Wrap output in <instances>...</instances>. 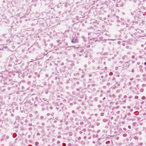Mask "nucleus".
<instances>
[{
	"label": "nucleus",
	"instance_id": "obj_1",
	"mask_svg": "<svg viewBox=\"0 0 146 146\" xmlns=\"http://www.w3.org/2000/svg\"><path fill=\"white\" fill-rule=\"evenodd\" d=\"M10 61L14 64H17V63L19 64L17 58L14 55H13L10 57Z\"/></svg>",
	"mask_w": 146,
	"mask_h": 146
},
{
	"label": "nucleus",
	"instance_id": "obj_2",
	"mask_svg": "<svg viewBox=\"0 0 146 146\" xmlns=\"http://www.w3.org/2000/svg\"><path fill=\"white\" fill-rule=\"evenodd\" d=\"M78 37L76 36L74 37L71 40V42L73 43H77L78 42L79 40Z\"/></svg>",
	"mask_w": 146,
	"mask_h": 146
},
{
	"label": "nucleus",
	"instance_id": "obj_3",
	"mask_svg": "<svg viewBox=\"0 0 146 146\" xmlns=\"http://www.w3.org/2000/svg\"><path fill=\"white\" fill-rule=\"evenodd\" d=\"M8 47L7 46H4L3 45H0V50H3L4 49H7Z\"/></svg>",
	"mask_w": 146,
	"mask_h": 146
},
{
	"label": "nucleus",
	"instance_id": "obj_4",
	"mask_svg": "<svg viewBox=\"0 0 146 146\" xmlns=\"http://www.w3.org/2000/svg\"><path fill=\"white\" fill-rule=\"evenodd\" d=\"M7 44V45H9L11 44L12 43V41L10 39H8L6 41Z\"/></svg>",
	"mask_w": 146,
	"mask_h": 146
},
{
	"label": "nucleus",
	"instance_id": "obj_5",
	"mask_svg": "<svg viewBox=\"0 0 146 146\" xmlns=\"http://www.w3.org/2000/svg\"><path fill=\"white\" fill-rule=\"evenodd\" d=\"M133 1L135 3H138V6H139L141 4V2L139 0H133Z\"/></svg>",
	"mask_w": 146,
	"mask_h": 146
},
{
	"label": "nucleus",
	"instance_id": "obj_6",
	"mask_svg": "<svg viewBox=\"0 0 146 146\" xmlns=\"http://www.w3.org/2000/svg\"><path fill=\"white\" fill-rule=\"evenodd\" d=\"M132 125L135 127L137 126L138 125L137 123L136 122H133L132 124Z\"/></svg>",
	"mask_w": 146,
	"mask_h": 146
},
{
	"label": "nucleus",
	"instance_id": "obj_7",
	"mask_svg": "<svg viewBox=\"0 0 146 146\" xmlns=\"http://www.w3.org/2000/svg\"><path fill=\"white\" fill-rule=\"evenodd\" d=\"M119 32L121 34H123L125 35V33L124 32V31L123 30H121L119 31Z\"/></svg>",
	"mask_w": 146,
	"mask_h": 146
},
{
	"label": "nucleus",
	"instance_id": "obj_8",
	"mask_svg": "<svg viewBox=\"0 0 146 146\" xmlns=\"http://www.w3.org/2000/svg\"><path fill=\"white\" fill-rule=\"evenodd\" d=\"M2 36L4 38H6L7 37V34H3Z\"/></svg>",
	"mask_w": 146,
	"mask_h": 146
},
{
	"label": "nucleus",
	"instance_id": "obj_9",
	"mask_svg": "<svg viewBox=\"0 0 146 146\" xmlns=\"http://www.w3.org/2000/svg\"><path fill=\"white\" fill-rule=\"evenodd\" d=\"M78 50L79 52H83L84 50L82 49H80L78 48Z\"/></svg>",
	"mask_w": 146,
	"mask_h": 146
},
{
	"label": "nucleus",
	"instance_id": "obj_10",
	"mask_svg": "<svg viewBox=\"0 0 146 146\" xmlns=\"http://www.w3.org/2000/svg\"><path fill=\"white\" fill-rule=\"evenodd\" d=\"M117 22L118 23H121L120 25H124V24L123 23V22H121V21L120 20H117Z\"/></svg>",
	"mask_w": 146,
	"mask_h": 146
},
{
	"label": "nucleus",
	"instance_id": "obj_11",
	"mask_svg": "<svg viewBox=\"0 0 146 146\" xmlns=\"http://www.w3.org/2000/svg\"><path fill=\"white\" fill-rule=\"evenodd\" d=\"M127 56L126 55H124L122 57V58L123 60L125 59V58H127Z\"/></svg>",
	"mask_w": 146,
	"mask_h": 146
},
{
	"label": "nucleus",
	"instance_id": "obj_12",
	"mask_svg": "<svg viewBox=\"0 0 146 146\" xmlns=\"http://www.w3.org/2000/svg\"><path fill=\"white\" fill-rule=\"evenodd\" d=\"M13 138H15L16 136V134L15 133H14L13 135Z\"/></svg>",
	"mask_w": 146,
	"mask_h": 146
},
{
	"label": "nucleus",
	"instance_id": "obj_13",
	"mask_svg": "<svg viewBox=\"0 0 146 146\" xmlns=\"http://www.w3.org/2000/svg\"><path fill=\"white\" fill-rule=\"evenodd\" d=\"M35 144L36 146H38L39 145V143L38 142H36Z\"/></svg>",
	"mask_w": 146,
	"mask_h": 146
},
{
	"label": "nucleus",
	"instance_id": "obj_14",
	"mask_svg": "<svg viewBox=\"0 0 146 146\" xmlns=\"http://www.w3.org/2000/svg\"><path fill=\"white\" fill-rule=\"evenodd\" d=\"M116 84L117 85V86H120V84L118 82H116Z\"/></svg>",
	"mask_w": 146,
	"mask_h": 146
},
{
	"label": "nucleus",
	"instance_id": "obj_15",
	"mask_svg": "<svg viewBox=\"0 0 146 146\" xmlns=\"http://www.w3.org/2000/svg\"><path fill=\"white\" fill-rule=\"evenodd\" d=\"M70 32H72V31H70L69 30L66 31H65V32L66 33H68Z\"/></svg>",
	"mask_w": 146,
	"mask_h": 146
},
{
	"label": "nucleus",
	"instance_id": "obj_16",
	"mask_svg": "<svg viewBox=\"0 0 146 146\" xmlns=\"http://www.w3.org/2000/svg\"><path fill=\"white\" fill-rule=\"evenodd\" d=\"M110 141H106V144H109V143H110Z\"/></svg>",
	"mask_w": 146,
	"mask_h": 146
},
{
	"label": "nucleus",
	"instance_id": "obj_17",
	"mask_svg": "<svg viewBox=\"0 0 146 146\" xmlns=\"http://www.w3.org/2000/svg\"><path fill=\"white\" fill-rule=\"evenodd\" d=\"M104 115V113H102L100 114V115L101 116H103Z\"/></svg>",
	"mask_w": 146,
	"mask_h": 146
},
{
	"label": "nucleus",
	"instance_id": "obj_18",
	"mask_svg": "<svg viewBox=\"0 0 146 146\" xmlns=\"http://www.w3.org/2000/svg\"><path fill=\"white\" fill-rule=\"evenodd\" d=\"M123 137H127V135L126 134H124L123 135Z\"/></svg>",
	"mask_w": 146,
	"mask_h": 146
},
{
	"label": "nucleus",
	"instance_id": "obj_19",
	"mask_svg": "<svg viewBox=\"0 0 146 146\" xmlns=\"http://www.w3.org/2000/svg\"><path fill=\"white\" fill-rule=\"evenodd\" d=\"M145 97L144 96H143L141 98V99L142 100H144L145 99Z\"/></svg>",
	"mask_w": 146,
	"mask_h": 146
},
{
	"label": "nucleus",
	"instance_id": "obj_20",
	"mask_svg": "<svg viewBox=\"0 0 146 146\" xmlns=\"http://www.w3.org/2000/svg\"><path fill=\"white\" fill-rule=\"evenodd\" d=\"M144 90L143 89H141L140 90V91L141 92H143Z\"/></svg>",
	"mask_w": 146,
	"mask_h": 146
},
{
	"label": "nucleus",
	"instance_id": "obj_21",
	"mask_svg": "<svg viewBox=\"0 0 146 146\" xmlns=\"http://www.w3.org/2000/svg\"><path fill=\"white\" fill-rule=\"evenodd\" d=\"M146 86V85L145 84H143L142 85V87H145Z\"/></svg>",
	"mask_w": 146,
	"mask_h": 146
},
{
	"label": "nucleus",
	"instance_id": "obj_22",
	"mask_svg": "<svg viewBox=\"0 0 146 146\" xmlns=\"http://www.w3.org/2000/svg\"><path fill=\"white\" fill-rule=\"evenodd\" d=\"M44 117L43 116H41L40 117V118L41 119H42L44 118Z\"/></svg>",
	"mask_w": 146,
	"mask_h": 146
},
{
	"label": "nucleus",
	"instance_id": "obj_23",
	"mask_svg": "<svg viewBox=\"0 0 146 146\" xmlns=\"http://www.w3.org/2000/svg\"><path fill=\"white\" fill-rule=\"evenodd\" d=\"M62 146H66V144L65 143H62Z\"/></svg>",
	"mask_w": 146,
	"mask_h": 146
},
{
	"label": "nucleus",
	"instance_id": "obj_24",
	"mask_svg": "<svg viewBox=\"0 0 146 146\" xmlns=\"http://www.w3.org/2000/svg\"><path fill=\"white\" fill-rule=\"evenodd\" d=\"M113 73L112 72H110V73H109V75H110V76H112V75H113Z\"/></svg>",
	"mask_w": 146,
	"mask_h": 146
},
{
	"label": "nucleus",
	"instance_id": "obj_25",
	"mask_svg": "<svg viewBox=\"0 0 146 146\" xmlns=\"http://www.w3.org/2000/svg\"><path fill=\"white\" fill-rule=\"evenodd\" d=\"M139 71L141 72H143V70L142 69H139Z\"/></svg>",
	"mask_w": 146,
	"mask_h": 146
},
{
	"label": "nucleus",
	"instance_id": "obj_26",
	"mask_svg": "<svg viewBox=\"0 0 146 146\" xmlns=\"http://www.w3.org/2000/svg\"><path fill=\"white\" fill-rule=\"evenodd\" d=\"M110 83H107V85L108 86H109L110 85Z\"/></svg>",
	"mask_w": 146,
	"mask_h": 146
},
{
	"label": "nucleus",
	"instance_id": "obj_27",
	"mask_svg": "<svg viewBox=\"0 0 146 146\" xmlns=\"http://www.w3.org/2000/svg\"><path fill=\"white\" fill-rule=\"evenodd\" d=\"M60 143V141H58L57 142V144H59Z\"/></svg>",
	"mask_w": 146,
	"mask_h": 146
},
{
	"label": "nucleus",
	"instance_id": "obj_28",
	"mask_svg": "<svg viewBox=\"0 0 146 146\" xmlns=\"http://www.w3.org/2000/svg\"><path fill=\"white\" fill-rule=\"evenodd\" d=\"M32 128L31 127H30L29 129V131H31V130H32Z\"/></svg>",
	"mask_w": 146,
	"mask_h": 146
},
{
	"label": "nucleus",
	"instance_id": "obj_29",
	"mask_svg": "<svg viewBox=\"0 0 146 146\" xmlns=\"http://www.w3.org/2000/svg\"><path fill=\"white\" fill-rule=\"evenodd\" d=\"M139 77H140V76L139 75H137L136 76V77L137 78H139Z\"/></svg>",
	"mask_w": 146,
	"mask_h": 146
},
{
	"label": "nucleus",
	"instance_id": "obj_30",
	"mask_svg": "<svg viewBox=\"0 0 146 146\" xmlns=\"http://www.w3.org/2000/svg\"><path fill=\"white\" fill-rule=\"evenodd\" d=\"M128 85L129 86H130L131 85V82H129L128 83Z\"/></svg>",
	"mask_w": 146,
	"mask_h": 146
},
{
	"label": "nucleus",
	"instance_id": "obj_31",
	"mask_svg": "<svg viewBox=\"0 0 146 146\" xmlns=\"http://www.w3.org/2000/svg\"><path fill=\"white\" fill-rule=\"evenodd\" d=\"M120 25H121L120 24H117V25H116V27H119L120 26Z\"/></svg>",
	"mask_w": 146,
	"mask_h": 146
},
{
	"label": "nucleus",
	"instance_id": "obj_32",
	"mask_svg": "<svg viewBox=\"0 0 146 146\" xmlns=\"http://www.w3.org/2000/svg\"><path fill=\"white\" fill-rule=\"evenodd\" d=\"M81 139V137H78V140H80Z\"/></svg>",
	"mask_w": 146,
	"mask_h": 146
},
{
	"label": "nucleus",
	"instance_id": "obj_33",
	"mask_svg": "<svg viewBox=\"0 0 146 146\" xmlns=\"http://www.w3.org/2000/svg\"><path fill=\"white\" fill-rule=\"evenodd\" d=\"M20 117L19 116H17L16 117V119H19V118Z\"/></svg>",
	"mask_w": 146,
	"mask_h": 146
},
{
	"label": "nucleus",
	"instance_id": "obj_34",
	"mask_svg": "<svg viewBox=\"0 0 146 146\" xmlns=\"http://www.w3.org/2000/svg\"><path fill=\"white\" fill-rule=\"evenodd\" d=\"M134 80V78H131L130 79V80Z\"/></svg>",
	"mask_w": 146,
	"mask_h": 146
},
{
	"label": "nucleus",
	"instance_id": "obj_35",
	"mask_svg": "<svg viewBox=\"0 0 146 146\" xmlns=\"http://www.w3.org/2000/svg\"><path fill=\"white\" fill-rule=\"evenodd\" d=\"M5 72H6V73H7V72H2V74H3L4 73V74H5Z\"/></svg>",
	"mask_w": 146,
	"mask_h": 146
},
{
	"label": "nucleus",
	"instance_id": "obj_36",
	"mask_svg": "<svg viewBox=\"0 0 146 146\" xmlns=\"http://www.w3.org/2000/svg\"><path fill=\"white\" fill-rule=\"evenodd\" d=\"M80 124L81 125H82L83 124V123L82 122H80Z\"/></svg>",
	"mask_w": 146,
	"mask_h": 146
},
{
	"label": "nucleus",
	"instance_id": "obj_37",
	"mask_svg": "<svg viewBox=\"0 0 146 146\" xmlns=\"http://www.w3.org/2000/svg\"><path fill=\"white\" fill-rule=\"evenodd\" d=\"M36 135H37L39 136L40 135V134L39 133H37Z\"/></svg>",
	"mask_w": 146,
	"mask_h": 146
},
{
	"label": "nucleus",
	"instance_id": "obj_38",
	"mask_svg": "<svg viewBox=\"0 0 146 146\" xmlns=\"http://www.w3.org/2000/svg\"><path fill=\"white\" fill-rule=\"evenodd\" d=\"M57 138H61V136L60 135H59L57 136Z\"/></svg>",
	"mask_w": 146,
	"mask_h": 146
},
{
	"label": "nucleus",
	"instance_id": "obj_39",
	"mask_svg": "<svg viewBox=\"0 0 146 146\" xmlns=\"http://www.w3.org/2000/svg\"><path fill=\"white\" fill-rule=\"evenodd\" d=\"M72 113H73V114H74L75 113V111H74V110H72Z\"/></svg>",
	"mask_w": 146,
	"mask_h": 146
},
{
	"label": "nucleus",
	"instance_id": "obj_40",
	"mask_svg": "<svg viewBox=\"0 0 146 146\" xmlns=\"http://www.w3.org/2000/svg\"><path fill=\"white\" fill-rule=\"evenodd\" d=\"M101 105H98V108H100L101 107Z\"/></svg>",
	"mask_w": 146,
	"mask_h": 146
},
{
	"label": "nucleus",
	"instance_id": "obj_41",
	"mask_svg": "<svg viewBox=\"0 0 146 146\" xmlns=\"http://www.w3.org/2000/svg\"><path fill=\"white\" fill-rule=\"evenodd\" d=\"M131 72H132V73H133L134 72V70L133 69L132 70H131Z\"/></svg>",
	"mask_w": 146,
	"mask_h": 146
},
{
	"label": "nucleus",
	"instance_id": "obj_42",
	"mask_svg": "<svg viewBox=\"0 0 146 146\" xmlns=\"http://www.w3.org/2000/svg\"><path fill=\"white\" fill-rule=\"evenodd\" d=\"M84 68H86L87 67V65L86 64H85L84 65Z\"/></svg>",
	"mask_w": 146,
	"mask_h": 146
},
{
	"label": "nucleus",
	"instance_id": "obj_43",
	"mask_svg": "<svg viewBox=\"0 0 146 146\" xmlns=\"http://www.w3.org/2000/svg\"><path fill=\"white\" fill-rule=\"evenodd\" d=\"M84 111H82L81 112V113L82 114H84Z\"/></svg>",
	"mask_w": 146,
	"mask_h": 146
},
{
	"label": "nucleus",
	"instance_id": "obj_44",
	"mask_svg": "<svg viewBox=\"0 0 146 146\" xmlns=\"http://www.w3.org/2000/svg\"><path fill=\"white\" fill-rule=\"evenodd\" d=\"M52 141V142H54L55 141V139H53Z\"/></svg>",
	"mask_w": 146,
	"mask_h": 146
},
{
	"label": "nucleus",
	"instance_id": "obj_45",
	"mask_svg": "<svg viewBox=\"0 0 146 146\" xmlns=\"http://www.w3.org/2000/svg\"><path fill=\"white\" fill-rule=\"evenodd\" d=\"M95 84H91V86H95Z\"/></svg>",
	"mask_w": 146,
	"mask_h": 146
},
{
	"label": "nucleus",
	"instance_id": "obj_46",
	"mask_svg": "<svg viewBox=\"0 0 146 146\" xmlns=\"http://www.w3.org/2000/svg\"><path fill=\"white\" fill-rule=\"evenodd\" d=\"M127 97V96L126 95H125L124 96V98L125 99Z\"/></svg>",
	"mask_w": 146,
	"mask_h": 146
},
{
	"label": "nucleus",
	"instance_id": "obj_47",
	"mask_svg": "<svg viewBox=\"0 0 146 146\" xmlns=\"http://www.w3.org/2000/svg\"><path fill=\"white\" fill-rule=\"evenodd\" d=\"M138 98V96H135V99H137Z\"/></svg>",
	"mask_w": 146,
	"mask_h": 146
},
{
	"label": "nucleus",
	"instance_id": "obj_48",
	"mask_svg": "<svg viewBox=\"0 0 146 146\" xmlns=\"http://www.w3.org/2000/svg\"><path fill=\"white\" fill-rule=\"evenodd\" d=\"M35 114H36L38 113V111H35Z\"/></svg>",
	"mask_w": 146,
	"mask_h": 146
},
{
	"label": "nucleus",
	"instance_id": "obj_49",
	"mask_svg": "<svg viewBox=\"0 0 146 146\" xmlns=\"http://www.w3.org/2000/svg\"><path fill=\"white\" fill-rule=\"evenodd\" d=\"M32 125L31 123H29V126H32Z\"/></svg>",
	"mask_w": 146,
	"mask_h": 146
},
{
	"label": "nucleus",
	"instance_id": "obj_50",
	"mask_svg": "<svg viewBox=\"0 0 146 146\" xmlns=\"http://www.w3.org/2000/svg\"><path fill=\"white\" fill-rule=\"evenodd\" d=\"M132 58H135V56H134V55H133L132 56V57H131Z\"/></svg>",
	"mask_w": 146,
	"mask_h": 146
},
{
	"label": "nucleus",
	"instance_id": "obj_51",
	"mask_svg": "<svg viewBox=\"0 0 146 146\" xmlns=\"http://www.w3.org/2000/svg\"><path fill=\"white\" fill-rule=\"evenodd\" d=\"M115 80V78L114 77L113 78V79H112V80H113V81H114V80Z\"/></svg>",
	"mask_w": 146,
	"mask_h": 146
},
{
	"label": "nucleus",
	"instance_id": "obj_52",
	"mask_svg": "<svg viewBox=\"0 0 146 146\" xmlns=\"http://www.w3.org/2000/svg\"><path fill=\"white\" fill-rule=\"evenodd\" d=\"M83 138L84 139H86L87 138V137L86 136H85Z\"/></svg>",
	"mask_w": 146,
	"mask_h": 146
},
{
	"label": "nucleus",
	"instance_id": "obj_53",
	"mask_svg": "<svg viewBox=\"0 0 146 146\" xmlns=\"http://www.w3.org/2000/svg\"><path fill=\"white\" fill-rule=\"evenodd\" d=\"M44 125H45V123H42V125L44 126Z\"/></svg>",
	"mask_w": 146,
	"mask_h": 146
},
{
	"label": "nucleus",
	"instance_id": "obj_54",
	"mask_svg": "<svg viewBox=\"0 0 146 146\" xmlns=\"http://www.w3.org/2000/svg\"><path fill=\"white\" fill-rule=\"evenodd\" d=\"M66 115L67 114V117H68V115H69L68 113H66Z\"/></svg>",
	"mask_w": 146,
	"mask_h": 146
},
{
	"label": "nucleus",
	"instance_id": "obj_55",
	"mask_svg": "<svg viewBox=\"0 0 146 146\" xmlns=\"http://www.w3.org/2000/svg\"><path fill=\"white\" fill-rule=\"evenodd\" d=\"M126 48H129V46H126Z\"/></svg>",
	"mask_w": 146,
	"mask_h": 146
},
{
	"label": "nucleus",
	"instance_id": "obj_56",
	"mask_svg": "<svg viewBox=\"0 0 146 146\" xmlns=\"http://www.w3.org/2000/svg\"><path fill=\"white\" fill-rule=\"evenodd\" d=\"M88 29H93V28L92 27H89V28H88Z\"/></svg>",
	"mask_w": 146,
	"mask_h": 146
},
{
	"label": "nucleus",
	"instance_id": "obj_57",
	"mask_svg": "<svg viewBox=\"0 0 146 146\" xmlns=\"http://www.w3.org/2000/svg\"><path fill=\"white\" fill-rule=\"evenodd\" d=\"M30 137H31V136L30 135H28V137L29 138Z\"/></svg>",
	"mask_w": 146,
	"mask_h": 146
},
{
	"label": "nucleus",
	"instance_id": "obj_58",
	"mask_svg": "<svg viewBox=\"0 0 146 146\" xmlns=\"http://www.w3.org/2000/svg\"><path fill=\"white\" fill-rule=\"evenodd\" d=\"M76 90L77 91H79L80 89L79 88H77V89H76Z\"/></svg>",
	"mask_w": 146,
	"mask_h": 146
},
{
	"label": "nucleus",
	"instance_id": "obj_59",
	"mask_svg": "<svg viewBox=\"0 0 146 146\" xmlns=\"http://www.w3.org/2000/svg\"><path fill=\"white\" fill-rule=\"evenodd\" d=\"M73 56L74 57H75V56H76V54H74L73 55Z\"/></svg>",
	"mask_w": 146,
	"mask_h": 146
},
{
	"label": "nucleus",
	"instance_id": "obj_60",
	"mask_svg": "<svg viewBox=\"0 0 146 146\" xmlns=\"http://www.w3.org/2000/svg\"><path fill=\"white\" fill-rule=\"evenodd\" d=\"M79 133L80 134H82V131H80L79 132Z\"/></svg>",
	"mask_w": 146,
	"mask_h": 146
},
{
	"label": "nucleus",
	"instance_id": "obj_61",
	"mask_svg": "<svg viewBox=\"0 0 146 146\" xmlns=\"http://www.w3.org/2000/svg\"><path fill=\"white\" fill-rule=\"evenodd\" d=\"M60 123H62L63 122V121L62 120H60Z\"/></svg>",
	"mask_w": 146,
	"mask_h": 146
},
{
	"label": "nucleus",
	"instance_id": "obj_62",
	"mask_svg": "<svg viewBox=\"0 0 146 146\" xmlns=\"http://www.w3.org/2000/svg\"><path fill=\"white\" fill-rule=\"evenodd\" d=\"M128 128H129V129H131V127L130 126V125H129V126H128Z\"/></svg>",
	"mask_w": 146,
	"mask_h": 146
},
{
	"label": "nucleus",
	"instance_id": "obj_63",
	"mask_svg": "<svg viewBox=\"0 0 146 146\" xmlns=\"http://www.w3.org/2000/svg\"><path fill=\"white\" fill-rule=\"evenodd\" d=\"M57 77H56L55 78V80H57Z\"/></svg>",
	"mask_w": 146,
	"mask_h": 146
},
{
	"label": "nucleus",
	"instance_id": "obj_64",
	"mask_svg": "<svg viewBox=\"0 0 146 146\" xmlns=\"http://www.w3.org/2000/svg\"><path fill=\"white\" fill-rule=\"evenodd\" d=\"M144 64L146 66V61L145 62Z\"/></svg>",
	"mask_w": 146,
	"mask_h": 146
}]
</instances>
